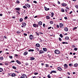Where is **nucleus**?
<instances>
[{
	"mask_svg": "<svg viewBox=\"0 0 78 78\" xmlns=\"http://www.w3.org/2000/svg\"><path fill=\"white\" fill-rule=\"evenodd\" d=\"M25 66H28V63H25Z\"/></svg>",
	"mask_w": 78,
	"mask_h": 78,
	"instance_id": "obj_53",
	"label": "nucleus"
},
{
	"mask_svg": "<svg viewBox=\"0 0 78 78\" xmlns=\"http://www.w3.org/2000/svg\"><path fill=\"white\" fill-rule=\"evenodd\" d=\"M69 39V37H65V39L66 41H68V40Z\"/></svg>",
	"mask_w": 78,
	"mask_h": 78,
	"instance_id": "obj_15",
	"label": "nucleus"
},
{
	"mask_svg": "<svg viewBox=\"0 0 78 78\" xmlns=\"http://www.w3.org/2000/svg\"><path fill=\"white\" fill-rule=\"evenodd\" d=\"M61 10H62V12H64L65 11L64 9H62Z\"/></svg>",
	"mask_w": 78,
	"mask_h": 78,
	"instance_id": "obj_38",
	"label": "nucleus"
},
{
	"mask_svg": "<svg viewBox=\"0 0 78 78\" xmlns=\"http://www.w3.org/2000/svg\"><path fill=\"white\" fill-rule=\"evenodd\" d=\"M15 9H16V10H17V11H20V8H16Z\"/></svg>",
	"mask_w": 78,
	"mask_h": 78,
	"instance_id": "obj_26",
	"label": "nucleus"
},
{
	"mask_svg": "<svg viewBox=\"0 0 78 78\" xmlns=\"http://www.w3.org/2000/svg\"><path fill=\"white\" fill-rule=\"evenodd\" d=\"M22 25L23 26H24L25 27L26 26V23H23Z\"/></svg>",
	"mask_w": 78,
	"mask_h": 78,
	"instance_id": "obj_22",
	"label": "nucleus"
},
{
	"mask_svg": "<svg viewBox=\"0 0 78 78\" xmlns=\"http://www.w3.org/2000/svg\"><path fill=\"white\" fill-rule=\"evenodd\" d=\"M67 74H68V75H70V73H67Z\"/></svg>",
	"mask_w": 78,
	"mask_h": 78,
	"instance_id": "obj_56",
	"label": "nucleus"
},
{
	"mask_svg": "<svg viewBox=\"0 0 78 78\" xmlns=\"http://www.w3.org/2000/svg\"><path fill=\"white\" fill-rule=\"evenodd\" d=\"M75 7L77 9H78V6L77 5H75Z\"/></svg>",
	"mask_w": 78,
	"mask_h": 78,
	"instance_id": "obj_34",
	"label": "nucleus"
},
{
	"mask_svg": "<svg viewBox=\"0 0 78 78\" xmlns=\"http://www.w3.org/2000/svg\"><path fill=\"white\" fill-rule=\"evenodd\" d=\"M20 78H23L22 76H21L20 77Z\"/></svg>",
	"mask_w": 78,
	"mask_h": 78,
	"instance_id": "obj_64",
	"label": "nucleus"
},
{
	"mask_svg": "<svg viewBox=\"0 0 78 78\" xmlns=\"http://www.w3.org/2000/svg\"><path fill=\"white\" fill-rule=\"evenodd\" d=\"M62 6H66L67 5V4L65 3H62Z\"/></svg>",
	"mask_w": 78,
	"mask_h": 78,
	"instance_id": "obj_11",
	"label": "nucleus"
},
{
	"mask_svg": "<svg viewBox=\"0 0 78 78\" xmlns=\"http://www.w3.org/2000/svg\"><path fill=\"white\" fill-rule=\"evenodd\" d=\"M23 8H24V9L25 8H26V9H27V7H26L25 6H23Z\"/></svg>",
	"mask_w": 78,
	"mask_h": 78,
	"instance_id": "obj_47",
	"label": "nucleus"
},
{
	"mask_svg": "<svg viewBox=\"0 0 78 78\" xmlns=\"http://www.w3.org/2000/svg\"><path fill=\"white\" fill-rule=\"evenodd\" d=\"M55 53L56 54H59L60 53V51L58 50H55Z\"/></svg>",
	"mask_w": 78,
	"mask_h": 78,
	"instance_id": "obj_1",
	"label": "nucleus"
},
{
	"mask_svg": "<svg viewBox=\"0 0 78 78\" xmlns=\"http://www.w3.org/2000/svg\"><path fill=\"white\" fill-rule=\"evenodd\" d=\"M38 51H39V53H38L39 55L42 54V53H44V51L42 50H40Z\"/></svg>",
	"mask_w": 78,
	"mask_h": 78,
	"instance_id": "obj_2",
	"label": "nucleus"
},
{
	"mask_svg": "<svg viewBox=\"0 0 78 78\" xmlns=\"http://www.w3.org/2000/svg\"><path fill=\"white\" fill-rule=\"evenodd\" d=\"M25 6H27V8H30V5H28V4H25Z\"/></svg>",
	"mask_w": 78,
	"mask_h": 78,
	"instance_id": "obj_9",
	"label": "nucleus"
},
{
	"mask_svg": "<svg viewBox=\"0 0 78 78\" xmlns=\"http://www.w3.org/2000/svg\"><path fill=\"white\" fill-rule=\"evenodd\" d=\"M5 64L6 66H8V63H7V62H5Z\"/></svg>",
	"mask_w": 78,
	"mask_h": 78,
	"instance_id": "obj_37",
	"label": "nucleus"
},
{
	"mask_svg": "<svg viewBox=\"0 0 78 78\" xmlns=\"http://www.w3.org/2000/svg\"><path fill=\"white\" fill-rule=\"evenodd\" d=\"M51 15L52 16H51V17H53V15H54V13L53 12L51 13Z\"/></svg>",
	"mask_w": 78,
	"mask_h": 78,
	"instance_id": "obj_45",
	"label": "nucleus"
},
{
	"mask_svg": "<svg viewBox=\"0 0 78 78\" xmlns=\"http://www.w3.org/2000/svg\"><path fill=\"white\" fill-rule=\"evenodd\" d=\"M35 48L38 51H39V48H37V47H35Z\"/></svg>",
	"mask_w": 78,
	"mask_h": 78,
	"instance_id": "obj_28",
	"label": "nucleus"
},
{
	"mask_svg": "<svg viewBox=\"0 0 78 78\" xmlns=\"http://www.w3.org/2000/svg\"><path fill=\"white\" fill-rule=\"evenodd\" d=\"M44 8L45 11H48V10H50L49 8H47L46 7H44Z\"/></svg>",
	"mask_w": 78,
	"mask_h": 78,
	"instance_id": "obj_10",
	"label": "nucleus"
},
{
	"mask_svg": "<svg viewBox=\"0 0 78 78\" xmlns=\"http://www.w3.org/2000/svg\"><path fill=\"white\" fill-rule=\"evenodd\" d=\"M12 68L13 69H16V67L15 66H13L12 67Z\"/></svg>",
	"mask_w": 78,
	"mask_h": 78,
	"instance_id": "obj_35",
	"label": "nucleus"
},
{
	"mask_svg": "<svg viewBox=\"0 0 78 78\" xmlns=\"http://www.w3.org/2000/svg\"><path fill=\"white\" fill-rule=\"evenodd\" d=\"M0 60H1V61H2V60H3V57H0Z\"/></svg>",
	"mask_w": 78,
	"mask_h": 78,
	"instance_id": "obj_23",
	"label": "nucleus"
},
{
	"mask_svg": "<svg viewBox=\"0 0 78 78\" xmlns=\"http://www.w3.org/2000/svg\"><path fill=\"white\" fill-rule=\"evenodd\" d=\"M46 18H47V19H50V17H49V16H47Z\"/></svg>",
	"mask_w": 78,
	"mask_h": 78,
	"instance_id": "obj_39",
	"label": "nucleus"
},
{
	"mask_svg": "<svg viewBox=\"0 0 78 78\" xmlns=\"http://www.w3.org/2000/svg\"><path fill=\"white\" fill-rule=\"evenodd\" d=\"M9 58L10 59H12V56H9Z\"/></svg>",
	"mask_w": 78,
	"mask_h": 78,
	"instance_id": "obj_42",
	"label": "nucleus"
},
{
	"mask_svg": "<svg viewBox=\"0 0 78 78\" xmlns=\"http://www.w3.org/2000/svg\"><path fill=\"white\" fill-rule=\"evenodd\" d=\"M74 50H75V51H77V50H78V49L76 48H74Z\"/></svg>",
	"mask_w": 78,
	"mask_h": 78,
	"instance_id": "obj_44",
	"label": "nucleus"
},
{
	"mask_svg": "<svg viewBox=\"0 0 78 78\" xmlns=\"http://www.w3.org/2000/svg\"><path fill=\"white\" fill-rule=\"evenodd\" d=\"M45 67H48V65L47 64H46Z\"/></svg>",
	"mask_w": 78,
	"mask_h": 78,
	"instance_id": "obj_41",
	"label": "nucleus"
},
{
	"mask_svg": "<svg viewBox=\"0 0 78 78\" xmlns=\"http://www.w3.org/2000/svg\"><path fill=\"white\" fill-rule=\"evenodd\" d=\"M15 62V61H14V60H13L11 61V62H10V63H11V62Z\"/></svg>",
	"mask_w": 78,
	"mask_h": 78,
	"instance_id": "obj_43",
	"label": "nucleus"
},
{
	"mask_svg": "<svg viewBox=\"0 0 78 78\" xmlns=\"http://www.w3.org/2000/svg\"><path fill=\"white\" fill-rule=\"evenodd\" d=\"M43 26L44 27H45V24L44 23L43 24Z\"/></svg>",
	"mask_w": 78,
	"mask_h": 78,
	"instance_id": "obj_62",
	"label": "nucleus"
},
{
	"mask_svg": "<svg viewBox=\"0 0 78 78\" xmlns=\"http://www.w3.org/2000/svg\"><path fill=\"white\" fill-rule=\"evenodd\" d=\"M57 28H59V26L58 25H57Z\"/></svg>",
	"mask_w": 78,
	"mask_h": 78,
	"instance_id": "obj_57",
	"label": "nucleus"
},
{
	"mask_svg": "<svg viewBox=\"0 0 78 78\" xmlns=\"http://www.w3.org/2000/svg\"><path fill=\"white\" fill-rule=\"evenodd\" d=\"M51 27H49L48 28V29L49 30L50 29H51Z\"/></svg>",
	"mask_w": 78,
	"mask_h": 78,
	"instance_id": "obj_52",
	"label": "nucleus"
},
{
	"mask_svg": "<svg viewBox=\"0 0 78 78\" xmlns=\"http://www.w3.org/2000/svg\"><path fill=\"white\" fill-rule=\"evenodd\" d=\"M33 26L34 27H36V24H34Z\"/></svg>",
	"mask_w": 78,
	"mask_h": 78,
	"instance_id": "obj_32",
	"label": "nucleus"
},
{
	"mask_svg": "<svg viewBox=\"0 0 78 78\" xmlns=\"http://www.w3.org/2000/svg\"><path fill=\"white\" fill-rule=\"evenodd\" d=\"M50 74H48V75L47 76V77H48V78H51V76H50Z\"/></svg>",
	"mask_w": 78,
	"mask_h": 78,
	"instance_id": "obj_30",
	"label": "nucleus"
},
{
	"mask_svg": "<svg viewBox=\"0 0 78 78\" xmlns=\"http://www.w3.org/2000/svg\"><path fill=\"white\" fill-rule=\"evenodd\" d=\"M34 59H35L34 58L32 57H30V60H31V61H33V60H34Z\"/></svg>",
	"mask_w": 78,
	"mask_h": 78,
	"instance_id": "obj_14",
	"label": "nucleus"
},
{
	"mask_svg": "<svg viewBox=\"0 0 78 78\" xmlns=\"http://www.w3.org/2000/svg\"><path fill=\"white\" fill-rule=\"evenodd\" d=\"M72 47L73 48H75V46L74 45H73Z\"/></svg>",
	"mask_w": 78,
	"mask_h": 78,
	"instance_id": "obj_58",
	"label": "nucleus"
},
{
	"mask_svg": "<svg viewBox=\"0 0 78 78\" xmlns=\"http://www.w3.org/2000/svg\"><path fill=\"white\" fill-rule=\"evenodd\" d=\"M15 56L16 57H17V56H18V55H17V54H15Z\"/></svg>",
	"mask_w": 78,
	"mask_h": 78,
	"instance_id": "obj_55",
	"label": "nucleus"
},
{
	"mask_svg": "<svg viewBox=\"0 0 78 78\" xmlns=\"http://www.w3.org/2000/svg\"><path fill=\"white\" fill-rule=\"evenodd\" d=\"M64 67L65 69H67V67H68V66H67V64H65L64 65Z\"/></svg>",
	"mask_w": 78,
	"mask_h": 78,
	"instance_id": "obj_6",
	"label": "nucleus"
},
{
	"mask_svg": "<svg viewBox=\"0 0 78 78\" xmlns=\"http://www.w3.org/2000/svg\"><path fill=\"white\" fill-rule=\"evenodd\" d=\"M65 31H68V28H67V27H65L64 28V29Z\"/></svg>",
	"mask_w": 78,
	"mask_h": 78,
	"instance_id": "obj_16",
	"label": "nucleus"
},
{
	"mask_svg": "<svg viewBox=\"0 0 78 78\" xmlns=\"http://www.w3.org/2000/svg\"><path fill=\"white\" fill-rule=\"evenodd\" d=\"M20 2H19V1L17 0L16 1V3H19Z\"/></svg>",
	"mask_w": 78,
	"mask_h": 78,
	"instance_id": "obj_36",
	"label": "nucleus"
},
{
	"mask_svg": "<svg viewBox=\"0 0 78 78\" xmlns=\"http://www.w3.org/2000/svg\"><path fill=\"white\" fill-rule=\"evenodd\" d=\"M36 27H39V25L38 24H36Z\"/></svg>",
	"mask_w": 78,
	"mask_h": 78,
	"instance_id": "obj_61",
	"label": "nucleus"
},
{
	"mask_svg": "<svg viewBox=\"0 0 78 78\" xmlns=\"http://www.w3.org/2000/svg\"><path fill=\"white\" fill-rule=\"evenodd\" d=\"M29 37H30V39L31 40H32V39H33L34 37H33V35H30L29 36Z\"/></svg>",
	"mask_w": 78,
	"mask_h": 78,
	"instance_id": "obj_4",
	"label": "nucleus"
},
{
	"mask_svg": "<svg viewBox=\"0 0 78 78\" xmlns=\"http://www.w3.org/2000/svg\"><path fill=\"white\" fill-rule=\"evenodd\" d=\"M69 66H70V67H72V66H73V64H69Z\"/></svg>",
	"mask_w": 78,
	"mask_h": 78,
	"instance_id": "obj_31",
	"label": "nucleus"
},
{
	"mask_svg": "<svg viewBox=\"0 0 78 78\" xmlns=\"http://www.w3.org/2000/svg\"><path fill=\"white\" fill-rule=\"evenodd\" d=\"M60 37H61L62 38V37H63V35H62L61 34H60L59 35Z\"/></svg>",
	"mask_w": 78,
	"mask_h": 78,
	"instance_id": "obj_29",
	"label": "nucleus"
},
{
	"mask_svg": "<svg viewBox=\"0 0 78 78\" xmlns=\"http://www.w3.org/2000/svg\"><path fill=\"white\" fill-rule=\"evenodd\" d=\"M16 12H17V13H18V14H20V13H19V11H16Z\"/></svg>",
	"mask_w": 78,
	"mask_h": 78,
	"instance_id": "obj_63",
	"label": "nucleus"
},
{
	"mask_svg": "<svg viewBox=\"0 0 78 78\" xmlns=\"http://www.w3.org/2000/svg\"><path fill=\"white\" fill-rule=\"evenodd\" d=\"M56 71H51V72H50V74H51L52 73H56Z\"/></svg>",
	"mask_w": 78,
	"mask_h": 78,
	"instance_id": "obj_8",
	"label": "nucleus"
},
{
	"mask_svg": "<svg viewBox=\"0 0 78 78\" xmlns=\"http://www.w3.org/2000/svg\"><path fill=\"white\" fill-rule=\"evenodd\" d=\"M77 28V27H74L73 29V31H74V30H76Z\"/></svg>",
	"mask_w": 78,
	"mask_h": 78,
	"instance_id": "obj_27",
	"label": "nucleus"
},
{
	"mask_svg": "<svg viewBox=\"0 0 78 78\" xmlns=\"http://www.w3.org/2000/svg\"><path fill=\"white\" fill-rule=\"evenodd\" d=\"M23 78H27V76L25 74H23L22 75Z\"/></svg>",
	"mask_w": 78,
	"mask_h": 78,
	"instance_id": "obj_5",
	"label": "nucleus"
},
{
	"mask_svg": "<svg viewBox=\"0 0 78 78\" xmlns=\"http://www.w3.org/2000/svg\"><path fill=\"white\" fill-rule=\"evenodd\" d=\"M64 19H66V20H67V17H65Z\"/></svg>",
	"mask_w": 78,
	"mask_h": 78,
	"instance_id": "obj_60",
	"label": "nucleus"
},
{
	"mask_svg": "<svg viewBox=\"0 0 78 78\" xmlns=\"http://www.w3.org/2000/svg\"><path fill=\"white\" fill-rule=\"evenodd\" d=\"M59 40L60 41H62V39H61V37L59 38Z\"/></svg>",
	"mask_w": 78,
	"mask_h": 78,
	"instance_id": "obj_40",
	"label": "nucleus"
},
{
	"mask_svg": "<svg viewBox=\"0 0 78 78\" xmlns=\"http://www.w3.org/2000/svg\"><path fill=\"white\" fill-rule=\"evenodd\" d=\"M28 55V52L25 51L23 53V55Z\"/></svg>",
	"mask_w": 78,
	"mask_h": 78,
	"instance_id": "obj_17",
	"label": "nucleus"
},
{
	"mask_svg": "<svg viewBox=\"0 0 78 78\" xmlns=\"http://www.w3.org/2000/svg\"><path fill=\"white\" fill-rule=\"evenodd\" d=\"M34 3L36 4V3H37V2H36V1H34Z\"/></svg>",
	"mask_w": 78,
	"mask_h": 78,
	"instance_id": "obj_50",
	"label": "nucleus"
},
{
	"mask_svg": "<svg viewBox=\"0 0 78 78\" xmlns=\"http://www.w3.org/2000/svg\"><path fill=\"white\" fill-rule=\"evenodd\" d=\"M17 33H18V34H19V33H21V32H20V31H18L17 32H16Z\"/></svg>",
	"mask_w": 78,
	"mask_h": 78,
	"instance_id": "obj_49",
	"label": "nucleus"
},
{
	"mask_svg": "<svg viewBox=\"0 0 78 78\" xmlns=\"http://www.w3.org/2000/svg\"><path fill=\"white\" fill-rule=\"evenodd\" d=\"M17 75L15 73H12V74H11V76L12 77H14L16 76Z\"/></svg>",
	"mask_w": 78,
	"mask_h": 78,
	"instance_id": "obj_3",
	"label": "nucleus"
},
{
	"mask_svg": "<svg viewBox=\"0 0 78 78\" xmlns=\"http://www.w3.org/2000/svg\"><path fill=\"white\" fill-rule=\"evenodd\" d=\"M74 66L75 67H76L78 66V64H77V63H75L74 65Z\"/></svg>",
	"mask_w": 78,
	"mask_h": 78,
	"instance_id": "obj_21",
	"label": "nucleus"
},
{
	"mask_svg": "<svg viewBox=\"0 0 78 78\" xmlns=\"http://www.w3.org/2000/svg\"><path fill=\"white\" fill-rule=\"evenodd\" d=\"M16 62L18 64H21V62H20V61H19L17 60L16 61Z\"/></svg>",
	"mask_w": 78,
	"mask_h": 78,
	"instance_id": "obj_7",
	"label": "nucleus"
},
{
	"mask_svg": "<svg viewBox=\"0 0 78 78\" xmlns=\"http://www.w3.org/2000/svg\"><path fill=\"white\" fill-rule=\"evenodd\" d=\"M59 27L60 28H62L63 27V24L62 23H60Z\"/></svg>",
	"mask_w": 78,
	"mask_h": 78,
	"instance_id": "obj_13",
	"label": "nucleus"
},
{
	"mask_svg": "<svg viewBox=\"0 0 78 78\" xmlns=\"http://www.w3.org/2000/svg\"><path fill=\"white\" fill-rule=\"evenodd\" d=\"M43 50L44 51H47V50L46 48H43Z\"/></svg>",
	"mask_w": 78,
	"mask_h": 78,
	"instance_id": "obj_20",
	"label": "nucleus"
},
{
	"mask_svg": "<svg viewBox=\"0 0 78 78\" xmlns=\"http://www.w3.org/2000/svg\"><path fill=\"white\" fill-rule=\"evenodd\" d=\"M35 45L37 47H40V44L38 43L36 44Z\"/></svg>",
	"mask_w": 78,
	"mask_h": 78,
	"instance_id": "obj_12",
	"label": "nucleus"
},
{
	"mask_svg": "<svg viewBox=\"0 0 78 78\" xmlns=\"http://www.w3.org/2000/svg\"><path fill=\"white\" fill-rule=\"evenodd\" d=\"M3 69L2 68H0V72H3Z\"/></svg>",
	"mask_w": 78,
	"mask_h": 78,
	"instance_id": "obj_25",
	"label": "nucleus"
},
{
	"mask_svg": "<svg viewBox=\"0 0 78 78\" xmlns=\"http://www.w3.org/2000/svg\"><path fill=\"white\" fill-rule=\"evenodd\" d=\"M36 34L38 36H39V33L36 32Z\"/></svg>",
	"mask_w": 78,
	"mask_h": 78,
	"instance_id": "obj_48",
	"label": "nucleus"
},
{
	"mask_svg": "<svg viewBox=\"0 0 78 78\" xmlns=\"http://www.w3.org/2000/svg\"><path fill=\"white\" fill-rule=\"evenodd\" d=\"M34 49H30L29 50V51H32V52L33 51H34Z\"/></svg>",
	"mask_w": 78,
	"mask_h": 78,
	"instance_id": "obj_24",
	"label": "nucleus"
},
{
	"mask_svg": "<svg viewBox=\"0 0 78 78\" xmlns=\"http://www.w3.org/2000/svg\"><path fill=\"white\" fill-rule=\"evenodd\" d=\"M25 36H27V34L26 33H24L23 34Z\"/></svg>",
	"mask_w": 78,
	"mask_h": 78,
	"instance_id": "obj_54",
	"label": "nucleus"
},
{
	"mask_svg": "<svg viewBox=\"0 0 78 78\" xmlns=\"http://www.w3.org/2000/svg\"><path fill=\"white\" fill-rule=\"evenodd\" d=\"M66 9L69 10V7H68V6L66 7Z\"/></svg>",
	"mask_w": 78,
	"mask_h": 78,
	"instance_id": "obj_51",
	"label": "nucleus"
},
{
	"mask_svg": "<svg viewBox=\"0 0 78 78\" xmlns=\"http://www.w3.org/2000/svg\"><path fill=\"white\" fill-rule=\"evenodd\" d=\"M24 19H28V16H26L25 17Z\"/></svg>",
	"mask_w": 78,
	"mask_h": 78,
	"instance_id": "obj_59",
	"label": "nucleus"
},
{
	"mask_svg": "<svg viewBox=\"0 0 78 78\" xmlns=\"http://www.w3.org/2000/svg\"><path fill=\"white\" fill-rule=\"evenodd\" d=\"M38 24L39 25V26H41V25H42V22L40 21L38 23Z\"/></svg>",
	"mask_w": 78,
	"mask_h": 78,
	"instance_id": "obj_19",
	"label": "nucleus"
},
{
	"mask_svg": "<svg viewBox=\"0 0 78 78\" xmlns=\"http://www.w3.org/2000/svg\"><path fill=\"white\" fill-rule=\"evenodd\" d=\"M57 69L58 70H59V71H61V70H62V68H61L60 67H58Z\"/></svg>",
	"mask_w": 78,
	"mask_h": 78,
	"instance_id": "obj_18",
	"label": "nucleus"
},
{
	"mask_svg": "<svg viewBox=\"0 0 78 78\" xmlns=\"http://www.w3.org/2000/svg\"><path fill=\"white\" fill-rule=\"evenodd\" d=\"M38 73H34V75H38Z\"/></svg>",
	"mask_w": 78,
	"mask_h": 78,
	"instance_id": "obj_46",
	"label": "nucleus"
},
{
	"mask_svg": "<svg viewBox=\"0 0 78 78\" xmlns=\"http://www.w3.org/2000/svg\"><path fill=\"white\" fill-rule=\"evenodd\" d=\"M50 23L51 24H53V21H51L50 22Z\"/></svg>",
	"mask_w": 78,
	"mask_h": 78,
	"instance_id": "obj_33",
	"label": "nucleus"
}]
</instances>
